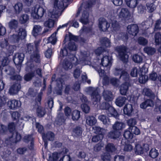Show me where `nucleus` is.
Segmentation results:
<instances>
[{"instance_id": "f257e3e1", "label": "nucleus", "mask_w": 161, "mask_h": 161, "mask_svg": "<svg viewBox=\"0 0 161 161\" xmlns=\"http://www.w3.org/2000/svg\"><path fill=\"white\" fill-rule=\"evenodd\" d=\"M61 55L64 58L62 64L63 67L65 70H68L71 69L73 66V64H77L79 63H83L85 61L87 60L89 58L90 53L88 51L81 52L79 55V63L77 58L75 56H72L71 58H69L67 56L68 53L66 49H64L61 52Z\"/></svg>"}, {"instance_id": "f03ea898", "label": "nucleus", "mask_w": 161, "mask_h": 161, "mask_svg": "<svg viewBox=\"0 0 161 161\" xmlns=\"http://www.w3.org/2000/svg\"><path fill=\"white\" fill-rule=\"evenodd\" d=\"M69 0H52L53 8L48 13V16L53 19H57L61 15L64 10V3H67Z\"/></svg>"}, {"instance_id": "7ed1b4c3", "label": "nucleus", "mask_w": 161, "mask_h": 161, "mask_svg": "<svg viewBox=\"0 0 161 161\" xmlns=\"http://www.w3.org/2000/svg\"><path fill=\"white\" fill-rule=\"evenodd\" d=\"M95 3V1L90 0L86 3H82L80 7L78 8L76 16L78 17L80 13H81V15L80 21L82 24H86L88 22L89 14L88 11Z\"/></svg>"}, {"instance_id": "20e7f679", "label": "nucleus", "mask_w": 161, "mask_h": 161, "mask_svg": "<svg viewBox=\"0 0 161 161\" xmlns=\"http://www.w3.org/2000/svg\"><path fill=\"white\" fill-rule=\"evenodd\" d=\"M8 129L11 133L12 136L8 139H6L5 143L7 144H9V142L16 143L19 141L21 138V135L15 130V124L13 122H11L8 125Z\"/></svg>"}, {"instance_id": "39448f33", "label": "nucleus", "mask_w": 161, "mask_h": 161, "mask_svg": "<svg viewBox=\"0 0 161 161\" xmlns=\"http://www.w3.org/2000/svg\"><path fill=\"white\" fill-rule=\"evenodd\" d=\"M106 152L103 153L101 156L103 161H110V153H112L116 152L117 148L113 143H108L105 147Z\"/></svg>"}, {"instance_id": "423d86ee", "label": "nucleus", "mask_w": 161, "mask_h": 161, "mask_svg": "<svg viewBox=\"0 0 161 161\" xmlns=\"http://www.w3.org/2000/svg\"><path fill=\"white\" fill-rule=\"evenodd\" d=\"M86 91L91 95L92 100L94 105L99 102L100 96L96 88L89 87L86 88Z\"/></svg>"}, {"instance_id": "0eeeda50", "label": "nucleus", "mask_w": 161, "mask_h": 161, "mask_svg": "<svg viewBox=\"0 0 161 161\" xmlns=\"http://www.w3.org/2000/svg\"><path fill=\"white\" fill-rule=\"evenodd\" d=\"M45 13V11L43 8L41 7H35L32 8L31 14L33 18L38 19H41Z\"/></svg>"}, {"instance_id": "6e6552de", "label": "nucleus", "mask_w": 161, "mask_h": 161, "mask_svg": "<svg viewBox=\"0 0 161 161\" xmlns=\"http://www.w3.org/2000/svg\"><path fill=\"white\" fill-rule=\"evenodd\" d=\"M127 48L124 46H117L115 48V50L118 53L120 59L124 63H126L128 61V55L126 54Z\"/></svg>"}, {"instance_id": "1a4fd4ad", "label": "nucleus", "mask_w": 161, "mask_h": 161, "mask_svg": "<svg viewBox=\"0 0 161 161\" xmlns=\"http://www.w3.org/2000/svg\"><path fill=\"white\" fill-rule=\"evenodd\" d=\"M26 35L25 30L23 28H19L15 32L11 38L14 40V42H18L20 39H24Z\"/></svg>"}, {"instance_id": "9d476101", "label": "nucleus", "mask_w": 161, "mask_h": 161, "mask_svg": "<svg viewBox=\"0 0 161 161\" xmlns=\"http://www.w3.org/2000/svg\"><path fill=\"white\" fill-rule=\"evenodd\" d=\"M149 149V145L147 144H144L142 146L139 144H136L134 150L136 154L141 155L147 152Z\"/></svg>"}, {"instance_id": "9b49d317", "label": "nucleus", "mask_w": 161, "mask_h": 161, "mask_svg": "<svg viewBox=\"0 0 161 161\" xmlns=\"http://www.w3.org/2000/svg\"><path fill=\"white\" fill-rule=\"evenodd\" d=\"M40 42V40L36 41L35 42L36 47L35 51H33V54L31 55V59L32 61H35L36 63H40V56L38 50V47Z\"/></svg>"}, {"instance_id": "f8f14e48", "label": "nucleus", "mask_w": 161, "mask_h": 161, "mask_svg": "<svg viewBox=\"0 0 161 161\" xmlns=\"http://www.w3.org/2000/svg\"><path fill=\"white\" fill-rule=\"evenodd\" d=\"M62 157L59 161H71V158L69 155H64L63 152L60 153H53L52 158L53 161L57 160L60 157Z\"/></svg>"}, {"instance_id": "ddd939ff", "label": "nucleus", "mask_w": 161, "mask_h": 161, "mask_svg": "<svg viewBox=\"0 0 161 161\" xmlns=\"http://www.w3.org/2000/svg\"><path fill=\"white\" fill-rule=\"evenodd\" d=\"M112 63V59L108 55L103 56L101 59V65L103 67L106 68L108 70L110 69Z\"/></svg>"}, {"instance_id": "4468645a", "label": "nucleus", "mask_w": 161, "mask_h": 161, "mask_svg": "<svg viewBox=\"0 0 161 161\" xmlns=\"http://www.w3.org/2000/svg\"><path fill=\"white\" fill-rule=\"evenodd\" d=\"M5 71L7 74L8 75H11L10 77V79L12 80H16L18 81L20 80L22 77L19 75H15L14 70V69L8 66L7 68L5 69Z\"/></svg>"}, {"instance_id": "2eb2a0df", "label": "nucleus", "mask_w": 161, "mask_h": 161, "mask_svg": "<svg viewBox=\"0 0 161 161\" xmlns=\"http://www.w3.org/2000/svg\"><path fill=\"white\" fill-rule=\"evenodd\" d=\"M7 106L11 109H15L20 107L21 103L20 101L15 99L10 100L7 102Z\"/></svg>"}, {"instance_id": "dca6fc26", "label": "nucleus", "mask_w": 161, "mask_h": 161, "mask_svg": "<svg viewBox=\"0 0 161 161\" xmlns=\"http://www.w3.org/2000/svg\"><path fill=\"white\" fill-rule=\"evenodd\" d=\"M25 55L23 53H16L13 57V61L16 65H20L23 61Z\"/></svg>"}, {"instance_id": "f3484780", "label": "nucleus", "mask_w": 161, "mask_h": 161, "mask_svg": "<svg viewBox=\"0 0 161 161\" xmlns=\"http://www.w3.org/2000/svg\"><path fill=\"white\" fill-rule=\"evenodd\" d=\"M30 71L31 72L26 74L24 76V79L26 81L30 80L35 75V71L36 67L33 64H31L29 67Z\"/></svg>"}, {"instance_id": "a211bd4d", "label": "nucleus", "mask_w": 161, "mask_h": 161, "mask_svg": "<svg viewBox=\"0 0 161 161\" xmlns=\"http://www.w3.org/2000/svg\"><path fill=\"white\" fill-rule=\"evenodd\" d=\"M110 26V25L104 18H100L99 19V27L101 31H105Z\"/></svg>"}, {"instance_id": "6ab92c4d", "label": "nucleus", "mask_w": 161, "mask_h": 161, "mask_svg": "<svg viewBox=\"0 0 161 161\" xmlns=\"http://www.w3.org/2000/svg\"><path fill=\"white\" fill-rule=\"evenodd\" d=\"M1 47L7 50V53H11L13 50V47L12 46L8 44V41L5 39H2L0 43Z\"/></svg>"}, {"instance_id": "aec40b11", "label": "nucleus", "mask_w": 161, "mask_h": 161, "mask_svg": "<svg viewBox=\"0 0 161 161\" xmlns=\"http://www.w3.org/2000/svg\"><path fill=\"white\" fill-rule=\"evenodd\" d=\"M127 30L130 34L135 36L138 32L139 28L137 25L131 24L127 26Z\"/></svg>"}, {"instance_id": "412c9836", "label": "nucleus", "mask_w": 161, "mask_h": 161, "mask_svg": "<svg viewBox=\"0 0 161 161\" xmlns=\"http://www.w3.org/2000/svg\"><path fill=\"white\" fill-rule=\"evenodd\" d=\"M21 88L19 83H17L14 84L9 89V92L10 95H13L18 93Z\"/></svg>"}, {"instance_id": "4be33fe9", "label": "nucleus", "mask_w": 161, "mask_h": 161, "mask_svg": "<svg viewBox=\"0 0 161 161\" xmlns=\"http://www.w3.org/2000/svg\"><path fill=\"white\" fill-rule=\"evenodd\" d=\"M130 85L129 82H125L120 86V92L122 95H126Z\"/></svg>"}, {"instance_id": "5701e85b", "label": "nucleus", "mask_w": 161, "mask_h": 161, "mask_svg": "<svg viewBox=\"0 0 161 161\" xmlns=\"http://www.w3.org/2000/svg\"><path fill=\"white\" fill-rule=\"evenodd\" d=\"M86 123L90 126H93L96 124L97 120L96 119L92 116H87L86 117Z\"/></svg>"}, {"instance_id": "b1692460", "label": "nucleus", "mask_w": 161, "mask_h": 161, "mask_svg": "<svg viewBox=\"0 0 161 161\" xmlns=\"http://www.w3.org/2000/svg\"><path fill=\"white\" fill-rule=\"evenodd\" d=\"M143 70H145V68L143 66L141 69H138L136 67L133 68L131 70L130 75L133 77H136L137 76L138 74L143 73Z\"/></svg>"}, {"instance_id": "393cba45", "label": "nucleus", "mask_w": 161, "mask_h": 161, "mask_svg": "<svg viewBox=\"0 0 161 161\" xmlns=\"http://www.w3.org/2000/svg\"><path fill=\"white\" fill-rule=\"evenodd\" d=\"M111 27H110L111 30L112 32H116L118 31L119 28V25L118 23L114 19V17L113 19H111Z\"/></svg>"}, {"instance_id": "a878e982", "label": "nucleus", "mask_w": 161, "mask_h": 161, "mask_svg": "<svg viewBox=\"0 0 161 161\" xmlns=\"http://www.w3.org/2000/svg\"><path fill=\"white\" fill-rule=\"evenodd\" d=\"M97 71L99 74L100 76L103 77V85H104L108 84L109 81V78L108 76L104 75V70L100 69L98 70Z\"/></svg>"}, {"instance_id": "bb28decb", "label": "nucleus", "mask_w": 161, "mask_h": 161, "mask_svg": "<svg viewBox=\"0 0 161 161\" xmlns=\"http://www.w3.org/2000/svg\"><path fill=\"white\" fill-rule=\"evenodd\" d=\"M133 111V109L131 104H126L124 108V112L125 114L129 116H131Z\"/></svg>"}, {"instance_id": "cd10ccee", "label": "nucleus", "mask_w": 161, "mask_h": 161, "mask_svg": "<svg viewBox=\"0 0 161 161\" xmlns=\"http://www.w3.org/2000/svg\"><path fill=\"white\" fill-rule=\"evenodd\" d=\"M109 117H114L116 119H118V114L116 111L112 107H110L109 109L106 111Z\"/></svg>"}, {"instance_id": "c85d7f7f", "label": "nucleus", "mask_w": 161, "mask_h": 161, "mask_svg": "<svg viewBox=\"0 0 161 161\" xmlns=\"http://www.w3.org/2000/svg\"><path fill=\"white\" fill-rule=\"evenodd\" d=\"M103 94V98L105 100L110 101L113 100V95L111 91L104 90Z\"/></svg>"}, {"instance_id": "c756f323", "label": "nucleus", "mask_w": 161, "mask_h": 161, "mask_svg": "<svg viewBox=\"0 0 161 161\" xmlns=\"http://www.w3.org/2000/svg\"><path fill=\"white\" fill-rule=\"evenodd\" d=\"M42 28L39 25H35L32 32V35L35 36L42 34Z\"/></svg>"}, {"instance_id": "7c9ffc66", "label": "nucleus", "mask_w": 161, "mask_h": 161, "mask_svg": "<svg viewBox=\"0 0 161 161\" xmlns=\"http://www.w3.org/2000/svg\"><path fill=\"white\" fill-rule=\"evenodd\" d=\"M125 127V124L122 122L116 121L113 125L112 128L114 130L118 131L122 130Z\"/></svg>"}, {"instance_id": "2f4dec72", "label": "nucleus", "mask_w": 161, "mask_h": 161, "mask_svg": "<svg viewBox=\"0 0 161 161\" xmlns=\"http://www.w3.org/2000/svg\"><path fill=\"white\" fill-rule=\"evenodd\" d=\"M126 98L124 97H119L117 98L115 101V103L119 107H122L125 104Z\"/></svg>"}, {"instance_id": "473e14b6", "label": "nucleus", "mask_w": 161, "mask_h": 161, "mask_svg": "<svg viewBox=\"0 0 161 161\" xmlns=\"http://www.w3.org/2000/svg\"><path fill=\"white\" fill-rule=\"evenodd\" d=\"M146 69L143 70V73L139 74L140 77L139 78V82L141 83L144 84L148 80V76L145 75L146 73Z\"/></svg>"}, {"instance_id": "72a5a7b5", "label": "nucleus", "mask_w": 161, "mask_h": 161, "mask_svg": "<svg viewBox=\"0 0 161 161\" xmlns=\"http://www.w3.org/2000/svg\"><path fill=\"white\" fill-rule=\"evenodd\" d=\"M120 135V133L118 131L113 130L110 131L108 135V138L113 139L118 138Z\"/></svg>"}, {"instance_id": "f704fd0d", "label": "nucleus", "mask_w": 161, "mask_h": 161, "mask_svg": "<svg viewBox=\"0 0 161 161\" xmlns=\"http://www.w3.org/2000/svg\"><path fill=\"white\" fill-rule=\"evenodd\" d=\"M127 6L131 8L136 7L138 3L137 0H125Z\"/></svg>"}, {"instance_id": "c9c22d12", "label": "nucleus", "mask_w": 161, "mask_h": 161, "mask_svg": "<svg viewBox=\"0 0 161 161\" xmlns=\"http://www.w3.org/2000/svg\"><path fill=\"white\" fill-rule=\"evenodd\" d=\"M129 11L127 8H123L121 9L118 15L120 18H125L127 17L129 15Z\"/></svg>"}, {"instance_id": "e433bc0d", "label": "nucleus", "mask_w": 161, "mask_h": 161, "mask_svg": "<svg viewBox=\"0 0 161 161\" xmlns=\"http://www.w3.org/2000/svg\"><path fill=\"white\" fill-rule=\"evenodd\" d=\"M14 8L16 14H19L22 11L23 5L21 3H18L14 6Z\"/></svg>"}, {"instance_id": "4c0bfd02", "label": "nucleus", "mask_w": 161, "mask_h": 161, "mask_svg": "<svg viewBox=\"0 0 161 161\" xmlns=\"http://www.w3.org/2000/svg\"><path fill=\"white\" fill-rule=\"evenodd\" d=\"M57 32V31H55L48 38V43H50L53 45H54L56 43L57 41V38L56 37Z\"/></svg>"}, {"instance_id": "58836bf2", "label": "nucleus", "mask_w": 161, "mask_h": 161, "mask_svg": "<svg viewBox=\"0 0 161 161\" xmlns=\"http://www.w3.org/2000/svg\"><path fill=\"white\" fill-rule=\"evenodd\" d=\"M101 43L103 47H109L111 46L110 40L106 37H104L102 39L101 41Z\"/></svg>"}, {"instance_id": "ea45409f", "label": "nucleus", "mask_w": 161, "mask_h": 161, "mask_svg": "<svg viewBox=\"0 0 161 161\" xmlns=\"http://www.w3.org/2000/svg\"><path fill=\"white\" fill-rule=\"evenodd\" d=\"M82 132V129L80 127H77L74 129L72 135L76 137L79 136L81 135Z\"/></svg>"}, {"instance_id": "a19ab883", "label": "nucleus", "mask_w": 161, "mask_h": 161, "mask_svg": "<svg viewBox=\"0 0 161 161\" xmlns=\"http://www.w3.org/2000/svg\"><path fill=\"white\" fill-rule=\"evenodd\" d=\"M29 19V16L27 14H23L19 18V21L22 24L26 23Z\"/></svg>"}, {"instance_id": "79ce46f5", "label": "nucleus", "mask_w": 161, "mask_h": 161, "mask_svg": "<svg viewBox=\"0 0 161 161\" xmlns=\"http://www.w3.org/2000/svg\"><path fill=\"white\" fill-rule=\"evenodd\" d=\"M144 52L148 55L153 54L156 52L155 48L151 47H146L144 48Z\"/></svg>"}, {"instance_id": "37998d69", "label": "nucleus", "mask_w": 161, "mask_h": 161, "mask_svg": "<svg viewBox=\"0 0 161 161\" xmlns=\"http://www.w3.org/2000/svg\"><path fill=\"white\" fill-rule=\"evenodd\" d=\"M36 112L38 116L39 117H43L46 114L45 109L39 106H38L37 108Z\"/></svg>"}, {"instance_id": "c03bdc74", "label": "nucleus", "mask_w": 161, "mask_h": 161, "mask_svg": "<svg viewBox=\"0 0 161 161\" xmlns=\"http://www.w3.org/2000/svg\"><path fill=\"white\" fill-rule=\"evenodd\" d=\"M24 141L25 142H28L29 141H31V146L29 147L30 149L33 148V138L32 135H27L25 136L24 137Z\"/></svg>"}, {"instance_id": "a18cd8bd", "label": "nucleus", "mask_w": 161, "mask_h": 161, "mask_svg": "<svg viewBox=\"0 0 161 161\" xmlns=\"http://www.w3.org/2000/svg\"><path fill=\"white\" fill-rule=\"evenodd\" d=\"M80 112L77 110H74L72 114V119L73 120L77 121L80 116Z\"/></svg>"}, {"instance_id": "49530a36", "label": "nucleus", "mask_w": 161, "mask_h": 161, "mask_svg": "<svg viewBox=\"0 0 161 161\" xmlns=\"http://www.w3.org/2000/svg\"><path fill=\"white\" fill-rule=\"evenodd\" d=\"M120 78H122L125 82H129V75L125 70H124L120 76Z\"/></svg>"}, {"instance_id": "de8ad7c7", "label": "nucleus", "mask_w": 161, "mask_h": 161, "mask_svg": "<svg viewBox=\"0 0 161 161\" xmlns=\"http://www.w3.org/2000/svg\"><path fill=\"white\" fill-rule=\"evenodd\" d=\"M98 119L102 121L103 124L105 125H108L109 124L108 123H110L109 119L106 118V116L104 115H99L98 117Z\"/></svg>"}, {"instance_id": "09e8293b", "label": "nucleus", "mask_w": 161, "mask_h": 161, "mask_svg": "<svg viewBox=\"0 0 161 161\" xmlns=\"http://www.w3.org/2000/svg\"><path fill=\"white\" fill-rule=\"evenodd\" d=\"M55 21L54 19H49L44 23V25L49 28L53 27L54 25Z\"/></svg>"}, {"instance_id": "8fccbe9b", "label": "nucleus", "mask_w": 161, "mask_h": 161, "mask_svg": "<svg viewBox=\"0 0 161 161\" xmlns=\"http://www.w3.org/2000/svg\"><path fill=\"white\" fill-rule=\"evenodd\" d=\"M92 129L95 130V133L99 134V135H103V133L105 132V130L104 129L101 128L98 126H93L92 127Z\"/></svg>"}, {"instance_id": "3c124183", "label": "nucleus", "mask_w": 161, "mask_h": 161, "mask_svg": "<svg viewBox=\"0 0 161 161\" xmlns=\"http://www.w3.org/2000/svg\"><path fill=\"white\" fill-rule=\"evenodd\" d=\"M158 150L155 148H152L150 151L149 155L153 158H155L158 155Z\"/></svg>"}, {"instance_id": "603ef678", "label": "nucleus", "mask_w": 161, "mask_h": 161, "mask_svg": "<svg viewBox=\"0 0 161 161\" xmlns=\"http://www.w3.org/2000/svg\"><path fill=\"white\" fill-rule=\"evenodd\" d=\"M124 70L120 68L116 67L113 69V72L114 75L118 76L119 75H120Z\"/></svg>"}, {"instance_id": "864d4df0", "label": "nucleus", "mask_w": 161, "mask_h": 161, "mask_svg": "<svg viewBox=\"0 0 161 161\" xmlns=\"http://www.w3.org/2000/svg\"><path fill=\"white\" fill-rule=\"evenodd\" d=\"M133 60L136 63H140L142 61V57L137 54H135L132 57Z\"/></svg>"}, {"instance_id": "5fc2aeb1", "label": "nucleus", "mask_w": 161, "mask_h": 161, "mask_svg": "<svg viewBox=\"0 0 161 161\" xmlns=\"http://www.w3.org/2000/svg\"><path fill=\"white\" fill-rule=\"evenodd\" d=\"M68 48L70 51H75L76 50L77 47L74 42H70L68 44Z\"/></svg>"}, {"instance_id": "6e6d98bb", "label": "nucleus", "mask_w": 161, "mask_h": 161, "mask_svg": "<svg viewBox=\"0 0 161 161\" xmlns=\"http://www.w3.org/2000/svg\"><path fill=\"white\" fill-rule=\"evenodd\" d=\"M110 82L113 86L117 87L119 85V80L117 78H112L110 79Z\"/></svg>"}, {"instance_id": "4d7b16f0", "label": "nucleus", "mask_w": 161, "mask_h": 161, "mask_svg": "<svg viewBox=\"0 0 161 161\" xmlns=\"http://www.w3.org/2000/svg\"><path fill=\"white\" fill-rule=\"evenodd\" d=\"M124 136L126 139H131L133 137V134L130 130H126L124 132Z\"/></svg>"}, {"instance_id": "13d9d810", "label": "nucleus", "mask_w": 161, "mask_h": 161, "mask_svg": "<svg viewBox=\"0 0 161 161\" xmlns=\"http://www.w3.org/2000/svg\"><path fill=\"white\" fill-rule=\"evenodd\" d=\"M18 23L17 20L13 19L9 22V26L10 29H15L17 26Z\"/></svg>"}, {"instance_id": "bf43d9fd", "label": "nucleus", "mask_w": 161, "mask_h": 161, "mask_svg": "<svg viewBox=\"0 0 161 161\" xmlns=\"http://www.w3.org/2000/svg\"><path fill=\"white\" fill-rule=\"evenodd\" d=\"M142 93L145 95L149 97H151L153 95L151 90L146 88L143 89Z\"/></svg>"}, {"instance_id": "052dcab7", "label": "nucleus", "mask_w": 161, "mask_h": 161, "mask_svg": "<svg viewBox=\"0 0 161 161\" xmlns=\"http://www.w3.org/2000/svg\"><path fill=\"white\" fill-rule=\"evenodd\" d=\"M103 137V134L93 136L92 139V141L93 142H96L100 140H102Z\"/></svg>"}, {"instance_id": "680f3d73", "label": "nucleus", "mask_w": 161, "mask_h": 161, "mask_svg": "<svg viewBox=\"0 0 161 161\" xmlns=\"http://www.w3.org/2000/svg\"><path fill=\"white\" fill-rule=\"evenodd\" d=\"M155 38V42L157 45L161 43V34L159 33L156 34Z\"/></svg>"}, {"instance_id": "e2e57ef3", "label": "nucleus", "mask_w": 161, "mask_h": 161, "mask_svg": "<svg viewBox=\"0 0 161 161\" xmlns=\"http://www.w3.org/2000/svg\"><path fill=\"white\" fill-rule=\"evenodd\" d=\"M110 103H108V102H104L101 105L100 108L103 109H105L106 110L109 109V107H111Z\"/></svg>"}, {"instance_id": "0e129e2a", "label": "nucleus", "mask_w": 161, "mask_h": 161, "mask_svg": "<svg viewBox=\"0 0 161 161\" xmlns=\"http://www.w3.org/2000/svg\"><path fill=\"white\" fill-rule=\"evenodd\" d=\"M118 38L119 39H122V40L126 41L128 38V36L126 34L121 33L119 34Z\"/></svg>"}, {"instance_id": "69168bd1", "label": "nucleus", "mask_w": 161, "mask_h": 161, "mask_svg": "<svg viewBox=\"0 0 161 161\" xmlns=\"http://www.w3.org/2000/svg\"><path fill=\"white\" fill-rule=\"evenodd\" d=\"M136 120L134 119H131L127 121V124L129 126V129H131L132 127L136 124Z\"/></svg>"}, {"instance_id": "338daca9", "label": "nucleus", "mask_w": 161, "mask_h": 161, "mask_svg": "<svg viewBox=\"0 0 161 161\" xmlns=\"http://www.w3.org/2000/svg\"><path fill=\"white\" fill-rule=\"evenodd\" d=\"M138 43L141 45H145L147 43V41L142 37H139L137 40Z\"/></svg>"}, {"instance_id": "774afa93", "label": "nucleus", "mask_w": 161, "mask_h": 161, "mask_svg": "<svg viewBox=\"0 0 161 161\" xmlns=\"http://www.w3.org/2000/svg\"><path fill=\"white\" fill-rule=\"evenodd\" d=\"M46 139L49 141H53L54 138V134L51 132H49L46 134V135L45 134Z\"/></svg>"}]
</instances>
